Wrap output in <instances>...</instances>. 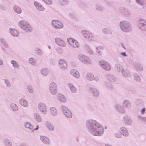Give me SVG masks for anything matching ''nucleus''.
<instances>
[{
	"label": "nucleus",
	"mask_w": 146,
	"mask_h": 146,
	"mask_svg": "<svg viewBox=\"0 0 146 146\" xmlns=\"http://www.w3.org/2000/svg\"><path fill=\"white\" fill-rule=\"evenodd\" d=\"M125 24V23H121L120 24V27L122 30L125 32H127L129 31V29L128 28L124 27V25Z\"/></svg>",
	"instance_id": "nucleus-20"
},
{
	"label": "nucleus",
	"mask_w": 146,
	"mask_h": 146,
	"mask_svg": "<svg viewBox=\"0 0 146 146\" xmlns=\"http://www.w3.org/2000/svg\"><path fill=\"white\" fill-rule=\"evenodd\" d=\"M38 129V128H35V129H34V130H36V129Z\"/></svg>",
	"instance_id": "nucleus-40"
},
{
	"label": "nucleus",
	"mask_w": 146,
	"mask_h": 146,
	"mask_svg": "<svg viewBox=\"0 0 146 146\" xmlns=\"http://www.w3.org/2000/svg\"><path fill=\"white\" fill-rule=\"evenodd\" d=\"M3 64V62L0 59V65H2Z\"/></svg>",
	"instance_id": "nucleus-38"
},
{
	"label": "nucleus",
	"mask_w": 146,
	"mask_h": 146,
	"mask_svg": "<svg viewBox=\"0 0 146 146\" xmlns=\"http://www.w3.org/2000/svg\"><path fill=\"white\" fill-rule=\"evenodd\" d=\"M120 133L123 135L127 136L128 135V132L126 129L124 127H122L120 129Z\"/></svg>",
	"instance_id": "nucleus-15"
},
{
	"label": "nucleus",
	"mask_w": 146,
	"mask_h": 146,
	"mask_svg": "<svg viewBox=\"0 0 146 146\" xmlns=\"http://www.w3.org/2000/svg\"><path fill=\"white\" fill-rule=\"evenodd\" d=\"M11 108L12 110L14 111H16L18 109V106L15 104H13L12 105Z\"/></svg>",
	"instance_id": "nucleus-27"
},
{
	"label": "nucleus",
	"mask_w": 146,
	"mask_h": 146,
	"mask_svg": "<svg viewBox=\"0 0 146 146\" xmlns=\"http://www.w3.org/2000/svg\"><path fill=\"white\" fill-rule=\"evenodd\" d=\"M38 108L41 112H44L46 111V106L44 104L42 103H40L38 104Z\"/></svg>",
	"instance_id": "nucleus-7"
},
{
	"label": "nucleus",
	"mask_w": 146,
	"mask_h": 146,
	"mask_svg": "<svg viewBox=\"0 0 146 146\" xmlns=\"http://www.w3.org/2000/svg\"><path fill=\"white\" fill-rule=\"evenodd\" d=\"M52 24L53 26L56 28L61 29L63 27L62 23L60 21L57 20L53 21Z\"/></svg>",
	"instance_id": "nucleus-5"
},
{
	"label": "nucleus",
	"mask_w": 146,
	"mask_h": 146,
	"mask_svg": "<svg viewBox=\"0 0 146 146\" xmlns=\"http://www.w3.org/2000/svg\"><path fill=\"white\" fill-rule=\"evenodd\" d=\"M29 91L30 93H32L33 90L32 88L31 87H29L28 88Z\"/></svg>",
	"instance_id": "nucleus-34"
},
{
	"label": "nucleus",
	"mask_w": 146,
	"mask_h": 146,
	"mask_svg": "<svg viewBox=\"0 0 146 146\" xmlns=\"http://www.w3.org/2000/svg\"><path fill=\"white\" fill-rule=\"evenodd\" d=\"M63 110L64 113L66 116L69 118L72 117V114L71 112L67 108L65 107L63 108Z\"/></svg>",
	"instance_id": "nucleus-6"
},
{
	"label": "nucleus",
	"mask_w": 146,
	"mask_h": 146,
	"mask_svg": "<svg viewBox=\"0 0 146 146\" xmlns=\"http://www.w3.org/2000/svg\"><path fill=\"white\" fill-rule=\"evenodd\" d=\"M9 31L10 33L14 36H17L19 34L18 32L15 29H11Z\"/></svg>",
	"instance_id": "nucleus-14"
},
{
	"label": "nucleus",
	"mask_w": 146,
	"mask_h": 146,
	"mask_svg": "<svg viewBox=\"0 0 146 146\" xmlns=\"http://www.w3.org/2000/svg\"><path fill=\"white\" fill-rule=\"evenodd\" d=\"M88 129L90 132L95 136H99L103 134V127L98 123L93 120H90L87 122Z\"/></svg>",
	"instance_id": "nucleus-1"
},
{
	"label": "nucleus",
	"mask_w": 146,
	"mask_h": 146,
	"mask_svg": "<svg viewBox=\"0 0 146 146\" xmlns=\"http://www.w3.org/2000/svg\"><path fill=\"white\" fill-rule=\"evenodd\" d=\"M19 24L22 29L27 31H30L32 29L29 25L25 21H20L19 23Z\"/></svg>",
	"instance_id": "nucleus-2"
},
{
	"label": "nucleus",
	"mask_w": 146,
	"mask_h": 146,
	"mask_svg": "<svg viewBox=\"0 0 146 146\" xmlns=\"http://www.w3.org/2000/svg\"><path fill=\"white\" fill-rule=\"evenodd\" d=\"M68 43L73 47H78L79 45L78 42L76 40L70 38L68 39Z\"/></svg>",
	"instance_id": "nucleus-3"
},
{
	"label": "nucleus",
	"mask_w": 146,
	"mask_h": 146,
	"mask_svg": "<svg viewBox=\"0 0 146 146\" xmlns=\"http://www.w3.org/2000/svg\"><path fill=\"white\" fill-rule=\"evenodd\" d=\"M49 47V48H50V47L49 46V47Z\"/></svg>",
	"instance_id": "nucleus-42"
},
{
	"label": "nucleus",
	"mask_w": 146,
	"mask_h": 146,
	"mask_svg": "<svg viewBox=\"0 0 146 146\" xmlns=\"http://www.w3.org/2000/svg\"><path fill=\"white\" fill-rule=\"evenodd\" d=\"M69 87L71 91L73 93H75L76 92V88L72 84H70L69 85Z\"/></svg>",
	"instance_id": "nucleus-25"
},
{
	"label": "nucleus",
	"mask_w": 146,
	"mask_h": 146,
	"mask_svg": "<svg viewBox=\"0 0 146 146\" xmlns=\"http://www.w3.org/2000/svg\"><path fill=\"white\" fill-rule=\"evenodd\" d=\"M106 128H107V127H105V129H106Z\"/></svg>",
	"instance_id": "nucleus-41"
},
{
	"label": "nucleus",
	"mask_w": 146,
	"mask_h": 146,
	"mask_svg": "<svg viewBox=\"0 0 146 146\" xmlns=\"http://www.w3.org/2000/svg\"><path fill=\"white\" fill-rule=\"evenodd\" d=\"M29 62L31 64H33L34 62V60L33 58H30L29 60Z\"/></svg>",
	"instance_id": "nucleus-35"
},
{
	"label": "nucleus",
	"mask_w": 146,
	"mask_h": 146,
	"mask_svg": "<svg viewBox=\"0 0 146 146\" xmlns=\"http://www.w3.org/2000/svg\"><path fill=\"white\" fill-rule=\"evenodd\" d=\"M86 78L89 80H92L94 79V77L91 73H88L86 75Z\"/></svg>",
	"instance_id": "nucleus-23"
},
{
	"label": "nucleus",
	"mask_w": 146,
	"mask_h": 146,
	"mask_svg": "<svg viewBox=\"0 0 146 146\" xmlns=\"http://www.w3.org/2000/svg\"><path fill=\"white\" fill-rule=\"evenodd\" d=\"M121 54L124 56H126V55L125 54V52H122L121 53Z\"/></svg>",
	"instance_id": "nucleus-37"
},
{
	"label": "nucleus",
	"mask_w": 146,
	"mask_h": 146,
	"mask_svg": "<svg viewBox=\"0 0 146 146\" xmlns=\"http://www.w3.org/2000/svg\"><path fill=\"white\" fill-rule=\"evenodd\" d=\"M145 111V109L144 108H143V109H142V110L141 111L142 113L143 114L144 113Z\"/></svg>",
	"instance_id": "nucleus-36"
},
{
	"label": "nucleus",
	"mask_w": 146,
	"mask_h": 146,
	"mask_svg": "<svg viewBox=\"0 0 146 146\" xmlns=\"http://www.w3.org/2000/svg\"><path fill=\"white\" fill-rule=\"evenodd\" d=\"M50 112L53 115H55L57 114L56 110L54 107H52L50 108Z\"/></svg>",
	"instance_id": "nucleus-21"
},
{
	"label": "nucleus",
	"mask_w": 146,
	"mask_h": 146,
	"mask_svg": "<svg viewBox=\"0 0 146 146\" xmlns=\"http://www.w3.org/2000/svg\"><path fill=\"white\" fill-rule=\"evenodd\" d=\"M71 74L74 77L78 78L79 76V72L75 69H73L71 71Z\"/></svg>",
	"instance_id": "nucleus-11"
},
{
	"label": "nucleus",
	"mask_w": 146,
	"mask_h": 146,
	"mask_svg": "<svg viewBox=\"0 0 146 146\" xmlns=\"http://www.w3.org/2000/svg\"><path fill=\"white\" fill-rule=\"evenodd\" d=\"M34 117L37 121L40 122L41 121V119L38 114H35Z\"/></svg>",
	"instance_id": "nucleus-26"
},
{
	"label": "nucleus",
	"mask_w": 146,
	"mask_h": 146,
	"mask_svg": "<svg viewBox=\"0 0 146 146\" xmlns=\"http://www.w3.org/2000/svg\"><path fill=\"white\" fill-rule=\"evenodd\" d=\"M103 68L106 70H109L110 69V66L108 63L103 61L100 62Z\"/></svg>",
	"instance_id": "nucleus-10"
},
{
	"label": "nucleus",
	"mask_w": 146,
	"mask_h": 146,
	"mask_svg": "<svg viewBox=\"0 0 146 146\" xmlns=\"http://www.w3.org/2000/svg\"><path fill=\"white\" fill-rule=\"evenodd\" d=\"M13 9L17 13H20L21 12V10L19 7L15 6L13 7Z\"/></svg>",
	"instance_id": "nucleus-22"
},
{
	"label": "nucleus",
	"mask_w": 146,
	"mask_h": 146,
	"mask_svg": "<svg viewBox=\"0 0 146 146\" xmlns=\"http://www.w3.org/2000/svg\"><path fill=\"white\" fill-rule=\"evenodd\" d=\"M59 65L62 68H66L67 66L66 62L64 60L61 59L59 61Z\"/></svg>",
	"instance_id": "nucleus-8"
},
{
	"label": "nucleus",
	"mask_w": 146,
	"mask_h": 146,
	"mask_svg": "<svg viewBox=\"0 0 146 146\" xmlns=\"http://www.w3.org/2000/svg\"><path fill=\"white\" fill-rule=\"evenodd\" d=\"M56 43L59 45L61 46H64L65 44L64 41L59 38H57L55 39Z\"/></svg>",
	"instance_id": "nucleus-12"
},
{
	"label": "nucleus",
	"mask_w": 146,
	"mask_h": 146,
	"mask_svg": "<svg viewBox=\"0 0 146 146\" xmlns=\"http://www.w3.org/2000/svg\"><path fill=\"white\" fill-rule=\"evenodd\" d=\"M106 146H111L110 145H106Z\"/></svg>",
	"instance_id": "nucleus-39"
},
{
	"label": "nucleus",
	"mask_w": 146,
	"mask_h": 146,
	"mask_svg": "<svg viewBox=\"0 0 146 146\" xmlns=\"http://www.w3.org/2000/svg\"><path fill=\"white\" fill-rule=\"evenodd\" d=\"M31 125L29 123H27L25 125V127H26L28 128H31Z\"/></svg>",
	"instance_id": "nucleus-33"
},
{
	"label": "nucleus",
	"mask_w": 146,
	"mask_h": 146,
	"mask_svg": "<svg viewBox=\"0 0 146 146\" xmlns=\"http://www.w3.org/2000/svg\"><path fill=\"white\" fill-rule=\"evenodd\" d=\"M47 4L51 5L52 3V2L51 0H43Z\"/></svg>",
	"instance_id": "nucleus-29"
},
{
	"label": "nucleus",
	"mask_w": 146,
	"mask_h": 146,
	"mask_svg": "<svg viewBox=\"0 0 146 146\" xmlns=\"http://www.w3.org/2000/svg\"><path fill=\"white\" fill-rule=\"evenodd\" d=\"M83 34L84 37L88 39L91 38L92 37V35L87 31H84L83 32Z\"/></svg>",
	"instance_id": "nucleus-16"
},
{
	"label": "nucleus",
	"mask_w": 146,
	"mask_h": 146,
	"mask_svg": "<svg viewBox=\"0 0 146 146\" xmlns=\"http://www.w3.org/2000/svg\"><path fill=\"white\" fill-rule=\"evenodd\" d=\"M11 63L13 65L14 67H16L18 66V64L16 61L14 60H12L11 61Z\"/></svg>",
	"instance_id": "nucleus-28"
},
{
	"label": "nucleus",
	"mask_w": 146,
	"mask_h": 146,
	"mask_svg": "<svg viewBox=\"0 0 146 146\" xmlns=\"http://www.w3.org/2000/svg\"><path fill=\"white\" fill-rule=\"evenodd\" d=\"M41 72L42 74L44 75H46L47 73V71L46 69H43Z\"/></svg>",
	"instance_id": "nucleus-31"
},
{
	"label": "nucleus",
	"mask_w": 146,
	"mask_h": 146,
	"mask_svg": "<svg viewBox=\"0 0 146 146\" xmlns=\"http://www.w3.org/2000/svg\"><path fill=\"white\" fill-rule=\"evenodd\" d=\"M50 90L51 93L54 94L57 92L56 85L55 83L53 82L50 84Z\"/></svg>",
	"instance_id": "nucleus-4"
},
{
	"label": "nucleus",
	"mask_w": 146,
	"mask_h": 146,
	"mask_svg": "<svg viewBox=\"0 0 146 146\" xmlns=\"http://www.w3.org/2000/svg\"><path fill=\"white\" fill-rule=\"evenodd\" d=\"M46 124L48 129L50 130H53L54 129V127L53 125L50 123L48 122L46 123Z\"/></svg>",
	"instance_id": "nucleus-24"
},
{
	"label": "nucleus",
	"mask_w": 146,
	"mask_h": 146,
	"mask_svg": "<svg viewBox=\"0 0 146 146\" xmlns=\"http://www.w3.org/2000/svg\"><path fill=\"white\" fill-rule=\"evenodd\" d=\"M40 139L43 143L45 144H48L49 142V140L48 138L44 136H41L40 137Z\"/></svg>",
	"instance_id": "nucleus-17"
},
{
	"label": "nucleus",
	"mask_w": 146,
	"mask_h": 146,
	"mask_svg": "<svg viewBox=\"0 0 146 146\" xmlns=\"http://www.w3.org/2000/svg\"><path fill=\"white\" fill-rule=\"evenodd\" d=\"M115 136L117 138H120L121 137V134L119 133H115Z\"/></svg>",
	"instance_id": "nucleus-32"
},
{
	"label": "nucleus",
	"mask_w": 146,
	"mask_h": 146,
	"mask_svg": "<svg viewBox=\"0 0 146 146\" xmlns=\"http://www.w3.org/2000/svg\"><path fill=\"white\" fill-rule=\"evenodd\" d=\"M5 144L7 146H11V143L8 140L6 141Z\"/></svg>",
	"instance_id": "nucleus-30"
},
{
	"label": "nucleus",
	"mask_w": 146,
	"mask_h": 146,
	"mask_svg": "<svg viewBox=\"0 0 146 146\" xmlns=\"http://www.w3.org/2000/svg\"><path fill=\"white\" fill-rule=\"evenodd\" d=\"M79 58L81 61L84 63L87 64L86 61L87 60V59L84 55H80L79 56Z\"/></svg>",
	"instance_id": "nucleus-18"
},
{
	"label": "nucleus",
	"mask_w": 146,
	"mask_h": 146,
	"mask_svg": "<svg viewBox=\"0 0 146 146\" xmlns=\"http://www.w3.org/2000/svg\"><path fill=\"white\" fill-rule=\"evenodd\" d=\"M34 4L36 8L39 11H43L44 10L43 7L39 3L35 2H34Z\"/></svg>",
	"instance_id": "nucleus-9"
},
{
	"label": "nucleus",
	"mask_w": 146,
	"mask_h": 146,
	"mask_svg": "<svg viewBox=\"0 0 146 146\" xmlns=\"http://www.w3.org/2000/svg\"><path fill=\"white\" fill-rule=\"evenodd\" d=\"M20 104L22 106H26L28 104L26 101L24 99H21L19 100Z\"/></svg>",
	"instance_id": "nucleus-19"
},
{
	"label": "nucleus",
	"mask_w": 146,
	"mask_h": 146,
	"mask_svg": "<svg viewBox=\"0 0 146 146\" xmlns=\"http://www.w3.org/2000/svg\"><path fill=\"white\" fill-rule=\"evenodd\" d=\"M58 99L61 102L65 101V98L64 95L61 94H59L57 95Z\"/></svg>",
	"instance_id": "nucleus-13"
}]
</instances>
